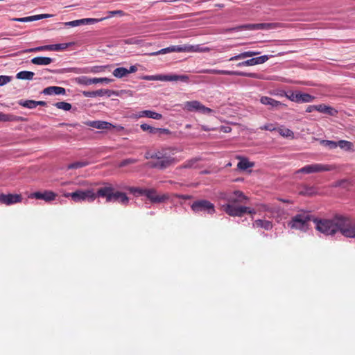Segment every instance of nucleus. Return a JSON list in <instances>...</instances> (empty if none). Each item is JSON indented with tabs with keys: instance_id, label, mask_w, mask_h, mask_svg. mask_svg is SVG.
<instances>
[{
	"instance_id": "obj_47",
	"label": "nucleus",
	"mask_w": 355,
	"mask_h": 355,
	"mask_svg": "<svg viewBox=\"0 0 355 355\" xmlns=\"http://www.w3.org/2000/svg\"><path fill=\"white\" fill-rule=\"evenodd\" d=\"M140 128L143 131H148L150 134H152V135L156 134L157 128L153 127L146 123L141 124L140 125Z\"/></svg>"
},
{
	"instance_id": "obj_9",
	"label": "nucleus",
	"mask_w": 355,
	"mask_h": 355,
	"mask_svg": "<svg viewBox=\"0 0 355 355\" xmlns=\"http://www.w3.org/2000/svg\"><path fill=\"white\" fill-rule=\"evenodd\" d=\"M191 209L196 212H204L208 214L215 213V207L213 203L207 200H199L193 202L191 206Z\"/></svg>"
},
{
	"instance_id": "obj_11",
	"label": "nucleus",
	"mask_w": 355,
	"mask_h": 355,
	"mask_svg": "<svg viewBox=\"0 0 355 355\" xmlns=\"http://www.w3.org/2000/svg\"><path fill=\"white\" fill-rule=\"evenodd\" d=\"M121 191H115L112 187H101L97 190L98 197L105 198L107 202H117Z\"/></svg>"
},
{
	"instance_id": "obj_26",
	"label": "nucleus",
	"mask_w": 355,
	"mask_h": 355,
	"mask_svg": "<svg viewBox=\"0 0 355 355\" xmlns=\"http://www.w3.org/2000/svg\"><path fill=\"white\" fill-rule=\"evenodd\" d=\"M269 24H250L243 25L239 27L235 28L236 30H243V29H248V30H258V29H264L270 26Z\"/></svg>"
},
{
	"instance_id": "obj_60",
	"label": "nucleus",
	"mask_w": 355,
	"mask_h": 355,
	"mask_svg": "<svg viewBox=\"0 0 355 355\" xmlns=\"http://www.w3.org/2000/svg\"><path fill=\"white\" fill-rule=\"evenodd\" d=\"M103 69V67H98V66H96V67H94L92 69H91V72H93V73H98V72H100L101 71V69Z\"/></svg>"
},
{
	"instance_id": "obj_33",
	"label": "nucleus",
	"mask_w": 355,
	"mask_h": 355,
	"mask_svg": "<svg viewBox=\"0 0 355 355\" xmlns=\"http://www.w3.org/2000/svg\"><path fill=\"white\" fill-rule=\"evenodd\" d=\"M35 73L29 71H21L16 74V78L20 80H33Z\"/></svg>"
},
{
	"instance_id": "obj_4",
	"label": "nucleus",
	"mask_w": 355,
	"mask_h": 355,
	"mask_svg": "<svg viewBox=\"0 0 355 355\" xmlns=\"http://www.w3.org/2000/svg\"><path fill=\"white\" fill-rule=\"evenodd\" d=\"M208 48H200L199 46L191 45H177L171 46L166 48L162 49L158 51H155L149 53L150 56H155L161 54H166L173 52H196V51H208Z\"/></svg>"
},
{
	"instance_id": "obj_22",
	"label": "nucleus",
	"mask_w": 355,
	"mask_h": 355,
	"mask_svg": "<svg viewBox=\"0 0 355 355\" xmlns=\"http://www.w3.org/2000/svg\"><path fill=\"white\" fill-rule=\"evenodd\" d=\"M18 103L19 105L28 109L35 108L37 105L44 106L46 105L45 101H37L33 100H20Z\"/></svg>"
},
{
	"instance_id": "obj_3",
	"label": "nucleus",
	"mask_w": 355,
	"mask_h": 355,
	"mask_svg": "<svg viewBox=\"0 0 355 355\" xmlns=\"http://www.w3.org/2000/svg\"><path fill=\"white\" fill-rule=\"evenodd\" d=\"M311 220L312 216L309 212L302 211L292 217L288 223V226L291 229L306 232L309 228V223Z\"/></svg>"
},
{
	"instance_id": "obj_30",
	"label": "nucleus",
	"mask_w": 355,
	"mask_h": 355,
	"mask_svg": "<svg viewBox=\"0 0 355 355\" xmlns=\"http://www.w3.org/2000/svg\"><path fill=\"white\" fill-rule=\"evenodd\" d=\"M259 53L257 52V51H245V52H243L241 53H239V54H238L236 55H234V56L230 58L229 59V61H234V60H239L245 59L246 58H249V57H252L254 55H257Z\"/></svg>"
},
{
	"instance_id": "obj_49",
	"label": "nucleus",
	"mask_w": 355,
	"mask_h": 355,
	"mask_svg": "<svg viewBox=\"0 0 355 355\" xmlns=\"http://www.w3.org/2000/svg\"><path fill=\"white\" fill-rule=\"evenodd\" d=\"M117 202L123 205H127L129 202V198H128L125 193L121 192Z\"/></svg>"
},
{
	"instance_id": "obj_8",
	"label": "nucleus",
	"mask_w": 355,
	"mask_h": 355,
	"mask_svg": "<svg viewBox=\"0 0 355 355\" xmlns=\"http://www.w3.org/2000/svg\"><path fill=\"white\" fill-rule=\"evenodd\" d=\"M200 72L210 74H221V75H230L239 76L243 77H249L253 78H259V76L256 73H247L240 71H229V70H218L214 69H202Z\"/></svg>"
},
{
	"instance_id": "obj_19",
	"label": "nucleus",
	"mask_w": 355,
	"mask_h": 355,
	"mask_svg": "<svg viewBox=\"0 0 355 355\" xmlns=\"http://www.w3.org/2000/svg\"><path fill=\"white\" fill-rule=\"evenodd\" d=\"M259 210L268 212L270 217H275L281 211L279 206L272 204H262L259 206Z\"/></svg>"
},
{
	"instance_id": "obj_40",
	"label": "nucleus",
	"mask_w": 355,
	"mask_h": 355,
	"mask_svg": "<svg viewBox=\"0 0 355 355\" xmlns=\"http://www.w3.org/2000/svg\"><path fill=\"white\" fill-rule=\"evenodd\" d=\"M89 165V162L87 161H80V162H75L71 163L67 166L68 169H76L79 168H83Z\"/></svg>"
},
{
	"instance_id": "obj_10",
	"label": "nucleus",
	"mask_w": 355,
	"mask_h": 355,
	"mask_svg": "<svg viewBox=\"0 0 355 355\" xmlns=\"http://www.w3.org/2000/svg\"><path fill=\"white\" fill-rule=\"evenodd\" d=\"M169 150L170 148H166L161 160L151 162L149 163V165L153 168L165 169L169 167L170 166L175 164L177 162V160L175 157H172L168 153V150Z\"/></svg>"
},
{
	"instance_id": "obj_44",
	"label": "nucleus",
	"mask_w": 355,
	"mask_h": 355,
	"mask_svg": "<svg viewBox=\"0 0 355 355\" xmlns=\"http://www.w3.org/2000/svg\"><path fill=\"white\" fill-rule=\"evenodd\" d=\"M131 193L137 196H145L146 194L147 189H141L138 187H131L130 189Z\"/></svg>"
},
{
	"instance_id": "obj_55",
	"label": "nucleus",
	"mask_w": 355,
	"mask_h": 355,
	"mask_svg": "<svg viewBox=\"0 0 355 355\" xmlns=\"http://www.w3.org/2000/svg\"><path fill=\"white\" fill-rule=\"evenodd\" d=\"M125 43L128 44H138L140 40L137 37H132L125 40Z\"/></svg>"
},
{
	"instance_id": "obj_57",
	"label": "nucleus",
	"mask_w": 355,
	"mask_h": 355,
	"mask_svg": "<svg viewBox=\"0 0 355 355\" xmlns=\"http://www.w3.org/2000/svg\"><path fill=\"white\" fill-rule=\"evenodd\" d=\"M171 132V131L167 128H157L156 134L161 135H170Z\"/></svg>"
},
{
	"instance_id": "obj_21",
	"label": "nucleus",
	"mask_w": 355,
	"mask_h": 355,
	"mask_svg": "<svg viewBox=\"0 0 355 355\" xmlns=\"http://www.w3.org/2000/svg\"><path fill=\"white\" fill-rule=\"evenodd\" d=\"M88 125L96 129L110 130L114 127L112 123L104 121H92L87 123Z\"/></svg>"
},
{
	"instance_id": "obj_31",
	"label": "nucleus",
	"mask_w": 355,
	"mask_h": 355,
	"mask_svg": "<svg viewBox=\"0 0 355 355\" xmlns=\"http://www.w3.org/2000/svg\"><path fill=\"white\" fill-rule=\"evenodd\" d=\"M253 227H261L266 230H270L272 228V224L269 220L258 219L254 222Z\"/></svg>"
},
{
	"instance_id": "obj_51",
	"label": "nucleus",
	"mask_w": 355,
	"mask_h": 355,
	"mask_svg": "<svg viewBox=\"0 0 355 355\" xmlns=\"http://www.w3.org/2000/svg\"><path fill=\"white\" fill-rule=\"evenodd\" d=\"M137 162V160L136 159H133V158H128V159H123V161H121L119 164V167H124L128 164H135Z\"/></svg>"
},
{
	"instance_id": "obj_18",
	"label": "nucleus",
	"mask_w": 355,
	"mask_h": 355,
	"mask_svg": "<svg viewBox=\"0 0 355 355\" xmlns=\"http://www.w3.org/2000/svg\"><path fill=\"white\" fill-rule=\"evenodd\" d=\"M112 82L111 79H109L107 78H87V77H81L78 78V83L89 85L92 84H97V83H105L109 84Z\"/></svg>"
},
{
	"instance_id": "obj_50",
	"label": "nucleus",
	"mask_w": 355,
	"mask_h": 355,
	"mask_svg": "<svg viewBox=\"0 0 355 355\" xmlns=\"http://www.w3.org/2000/svg\"><path fill=\"white\" fill-rule=\"evenodd\" d=\"M105 19H107V17H103L101 19L85 18V19H83V20L84 21V25H85V24H93L99 22L101 21H103Z\"/></svg>"
},
{
	"instance_id": "obj_54",
	"label": "nucleus",
	"mask_w": 355,
	"mask_h": 355,
	"mask_svg": "<svg viewBox=\"0 0 355 355\" xmlns=\"http://www.w3.org/2000/svg\"><path fill=\"white\" fill-rule=\"evenodd\" d=\"M337 113L338 111L336 109L331 106H327L325 114H327L329 116H336Z\"/></svg>"
},
{
	"instance_id": "obj_61",
	"label": "nucleus",
	"mask_w": 355,
	"mask_h": 355,
	"mask_svg": "<svg viewBox=\"0 0 355 355\" xmlns=\"http://www.w3.org/2000/svg\"><path fill=\"white\" fill-rule=\"evenodd\" d=\"M315 110H316V105H309L306 110V112L310 113Z\"/></svg>"
},
{
	"instance_id": "obj_42",
	"label": "nucleus",
	"mask_w": 355,
	"mask_h": 355,
	"mask_svg": "<svg viewBox=\"0 0 355 355\" xmlns=\"http://www.w3.org/2000/svg\"><path fill=\"white\" fill-rule=\"evenodd\" d=\"M166 150V148L162 149L161 151H157V152L152 153L150 155L148 154L147 155H146V159H148V158L156 159H157L156 161H159V160H161Z\"/></svg>"
},
{
	"instance_id": "obj_23",
	"label": "nucleus",
	"mask_w": 355,
	"mask_h": 355,
	"mask_svg": "<svg viewBox=\"0 0 355 355\" xmlns=\"http://www.w3.org/2000/svg\"><path fill=\"white\" fill-rule=\"evenodd\" d=\"M65 93V89L58 86H50L43 90L45 95H64Z\"/></svg>"
},
{
	"instance_id": "obj_52",
	"label": "nucleus",
	"mask_w": 355,
	"mask_h": 355,
	"mask_svg": "<svg viewBox=\"0 0 355 355\" xmlns=\"http://www.w3.org/2000/svg\"><path fill=\"white\" fill-rule=\"evenodd\" d=\"M12 80V77L9 76H0V86H3L8 83H10Z\"/></svg>"
},
{
	"instance_id": "obj_1",
	"label": "nucleus",
	"mask_w": 355,
	"mask_h": 355,
	"mask_svg": "<svg viewBox=\"0 0 355 355\" xmlns=\"http://www.w3.org/2000/svg\"><path fill=\"white\" fill-rule=\"evenodd\" d=\"M228 203L223 205V210L231 216H242L246 213L248 207L237 206L236 204L244 202L248 198L240 191H235L225 198Z\"/></svg>"
},
{
	"instance_id": "obj_36",
	"label": "nucleus",
	"mask_w": 355,
	"mask_h": 355,
	"mask_svg": "<svg viewBox=\"0 0 355 355\" xmlns=\"http://www.w3.org/2000/svg\"><path fill=\"white\" fill-rule=\"evenodd\" d=\"M112 74L118 78H121L128 76V69L124 67H118L115 69Z\"/></svg>"
},
{
	"instance_id": "obj_32",
	"label": "nucleus",
	"mask_w": 355,
	"mask_h": 355,
	"mask_svg": "<svg viewBox=\"0 0 355 355\" xmlns=\"http://www.w3.org/2000/svg\"><path fill=\"white\" fill-rule=\"evenodd\" d=\"M254 166V163L250 162L247 158L242 157L240 159L237 164V167L240 170H246L248 168Z\"/></svg>"
},
{
	"instance_id": "obj_62",
	"label": "nucleus",
	"mask_w": 355,
	"mask_h": 355,
	"mask_svg": "<svg viewBox=\"0 0 355 355\" xmlns=\"http://www.w3.org/2000/svg\"><path fill=\"white\" fill-rule=\"evenodd\" d=\"M177 197L181 199L187 200L190 197L189 196H184V195H177Z\"/></svg>"
},
{
	"instance_id": "obj_16",
	"label": "nucleus",
	"mask_w": 355,
	"mask_h": 355,
	"mask_svg": "<svg viewBox=\"0 0 355 355\" xmlns=\"http://www.w3.org/2000/svg\"><path fill=\"white\" fill-rule=\"evenodd\" d=\"M29 198H35L39 200H43L46 202H51L54 200L56 197V194L51 191H44V192H34L29 195Z\"/></svg>"
},
{
	"instance_id": "obj_58",
	"label": "nucleus",
	"mask_w": 355,
	"mask_h": 355,
	"mask_svg": "<svg viewBox=\"0 0 355 355\" xmlns=\"http://www.w3.org/2000/svg\"><path fill=\"white\" fill-rule=\"evenodd\" d=\"M327 106V105H326L324 104L317 105H316V111L325 114Z\"/></svg>"
},
{
	"instance_id": "obj_53",
	"label": "nucleus",
	"mask_w": 355,
	"mask_h": 355,
	"mask_svg": "<svg viewBox=\"0 0 355 355\" xmlns=\"http://www.w3.org/2000/svg\"><path fill=\"white\" fill-rule=\"evenodd\" d=\"M260 129L261 130H268V131H270V132L277 130L275 125L272 124V123L266 124V125L260 127Z\"/></svg>"
},
{
	"instance_id": "obj_64",
	"label": "nucleus",
	"mask_w": 355,
	"mask_h": 355,
	"mask_svg": "<svg viewBox=\"0 0 355 355\" xmlns=\"http://www.w3.org/2000/svg\"><path fill=\"white\" fill-rule=\"evenodd\" d=\"M112 128H116V130L117 131H121V130H123L124 129V128L123 126H121V125H118V126H115L114 125V127H112Z\"/></svg>"
},
{
	"instance_id": "obj_27",
	"label": "nucleus",
	"mask_w": 355,
	"mask_h": 355,
	"mask_svg": "<svg viewBox=\"0 0 355 355\" xmlns=\"http://www.w3.org/2000/svg\"><path fill=\"white\" fill-rule=\"evenodd\" d=\"M260 102L263 105H268L270 108L277 107L282 105L281 102L268 96H261L260 98Z\"/></svg>"
},
{
	"instance_id": "obj_25",
	"label": "nucleus",
	"mask_w": 355,
	"mask_h": 355,
	"mask_svg": "<svg viewBox=\"0 0 355 355\" xmlns=\"http://www.w3.org/2000/svg\"><path fill=\"white\" fill-rule=\"evenodd\" d=\"M52 16H53L52 15H49V14H42V15H37L26 17H22V18H15L13 20L17 21H21V22H29V21L39 20V19H44V18H49Z\"/></svg>"
},
{
	"instance_id": "obj_5",
	"label": "nucleus",
	"mask_w": 355,
	"mask_h": 355,
	"mask_svg": "<svg viewBox=\"0 0 355 355\" xmlns=\"http://www.w3.org/2000/svg\"><path fill=\"white\" fill-rule=\"evenodd\" d=\"M65 198H71L75 202H81L83 201L94 202L98 197L97 192L94 193L92 189L82 190L78 189L74 192L65 193L63 194Z\"/></svg>"
},
{
	"instance_id": "obj_20",
	"label": "nucleus",
	"mask_w": 355,
	"mask_h": 355,
	"mask_svg": "<svg viewBox=\"0 0 355 355\" xmlns=\"http://www.w3.org/2000/svg\"><path fill=\"white\" fill-rule=\"evenodd\" d=\"M84 96L94 98L96 96H103L107 95V96H110L111 91L106 89H101L96 91H84L83 92Z\"/></svg>"
},
{
	"instance_id": "obj_39",
	"label": "nucleus",
	"mask_w": 355,
	"mask_h": 355,
	"mask_svg": "<svg viewBox=\"0 0 355 355\" xmlns=\"http://www.w3.org/2000/svg\"><path fill=\"white\" fill-rule=\"evenodd\" d=\"M71 45L70 43H61L51 44V51H60L65 50L67 47Z\"/></svg>"
},
{
	"instance_id": "obj_48",
	"label": "nucleus",
	"mask_w": 355,
	"mask_h": 355,
	"mask_svg": "<svg viewBox=\"0 0 355 355\" xmlns=\"http://www.w3.org/2000/svg\"><path fill=\"white\" fill-rule=\"evenodd\" d=\"M84 25V21L83 19H76L68 22L64 23V26L67 27H76L78 26Z\"/></svg>"
},
{
	"instance_id": "obj_38",
	"label": "nucleus",
	"mask_w": 355,
	"mask_h": 355,
	"mask_svg": "<svg viewBox=\"0 0 355 355\" xmlns=\"http://www.w3.org/2000/svg\"><path fill=\"white\" fill-rule=\"evenodd\" d=\"M340 147L341 149L345 150H350L353 147V144L346 140H340L337 142V147Z\"/></svg>"
},
{
	"instance_id": "obj_2",
	"label": "nucleus",
	"mask_w": 355,
	"mask_h": 355,
	"mask_svg": "<svg viewBox=\"0 0 355 355\" xmlns=\"http://www.w3.org/2000/svg\"><path fill=\"white\" fill-rule=\"evenodd\" d=\"M315 229L325 234L334 235L338 232V216L332 219H313Z\"/></svg>"
},
{
	"instance_id": "obj_12",
	"label": "nucleus",
	"mask_w": 355,
	"mask_h": 355,
	"mask_svg": "<svg viewBox=\"0 0 355 355\" xmlns=\"http://www.w3.org/2000/svg\"><path fill=\"white\" fill-rule=\"evenodd\" d=\"M182 108L188 112H199L202 114H211L213 110L203 105L198 101H186L182 105Z\"/></svg>"
},
{
	"instance_id": "obj_34",
	"label": "nucleus",
	"mask_w": 355,
	"mask_h": 355,
	"mask_svg": "<svg viewBox=\"0 0 355 355\" xmlns=\"http://www.w3.org/2000/svg\"><path fill=\"white\" fill-rule=\"evenodd\" d=\"M316 193V190L313 187L304 185L300 191V194L303 196H312Z\"/></svg>"
},
{
	"instance_id": "obj_45",
	"label": "nucleus",
	"mask_w": 355,
	"mask_h": 355,
	"mask_svg": "<svg viewBox=\"0 0 355 355\" xmlns=\"http://www.w3.org/2000/svg\"><path fill=\"white\" fill-rule=\"evenodd\" d=\"M55 106L58 109L63 110L65 111H69L71 108V105L70 103L64 101L56 103L55 104Z\"/></svg>"
},
{
	"instance_id": "obj_29",
	"label": "nucleus",
	"mask_w": 355,
	"mask_h": 355,
	"mask_svg": "<svg viewBox=\"0 0 355 355\" xmlns=\"http://www.w3.org/2000/svg\"><path fill=\"white\" fill-rule=\"evenodd\" d=\"M269 58L268 55H264L259 57L252 58L245 60L247 66H254L266 62Z\"/></svg>"
},
{
	"instance_id": "obj_15",
	"label": "nucleus",
	"mask_w": 355,
	"mask_h": 355,
	"mask_svg": "<svg viewBox=\"0 0 355 355\" xmlns=\"http://www.w3.org/2000/svg\"><path fill=\"white\" fill-rule=\"evenodd\" d=\"M21 200L22 197L19 194H0V202L8 206L20 202Z\"/></svg>"
},
{
	"instance_id": "obj_7",
	"label": "nucleus",
	"mask_w": 355,
	"mask_h": 355,
	"mask_svg": "<svg viewBox=\"0 0 355 355\" xmlns=\"http://www.w3.org/2000/svg\"><path fill=\"white\" fill-rule=\"evenodd\" d=\"M145 80H159V81H181L188 83L189 78L187 75L177 74H159V75H146L141 78Z\"/></svg>"
},
{
	"instance_id": "obj_35",
	"label": "nucleus",
	"mask_w": 355,
	"mask_h": 355,
	"mask_svg": "<svg viewBox=\"0 0 355 355\" xmlns=\"http://www.w3.org/2000/svg\"><path fill=\"white\" fill-rule=\"evenodd\" d=\"M200 158L195 157L191 159L186 161L184 164H182L180 168H196V164L200 160Z\"/></svg>"
},
{
	"instance_id": "obj_13",
	"label": "nucleus",
	"mask_w": 355,
	"mask_h": 355,
	"mask_svg": "<svg viewBox=\"0 0 355 355\" xmlns=\"http://www.w3.org/2000/svg\"><path fill=\"white\" fill-rule=\"evenodd\" d=\"M332 168V166L329 165H325L322 164H313L303 166L302 168L298 169L295 173L311 174L315 173L329 171H331Z\"/></svg>"
},
{
	"instance_id": "obj_46",
	"label": "nucleus",
	"mask_w": 355,
	"mask_h": 355,
	"mask_svg": "<svg viewBox=\"0 0 355 355\" xmlns=\"http://www.w3.org/2000/svg\"><path fill=\"white\" fill-rule=\"evenodd\" d=\"M16 116L12 114H4L0 112V121H15Z\"/></svg>"
},
{
	"instance_id": "obj_37",
	"label": "nucleus",
	"mask_w": 355,
	"mask_h": 355,
	"mask_svg": "<svg viewBox=\"0 0 355 355\" xmlns=\"http://www.w3.org/2000/svg\"><path fill=\"white\" fill-rule=\"evenodd\" d=\"M43 51H51V44L40 46L35 48L27 49L23 51L24 53L39 52Z\"/></svg>"
},
{
	"instance_id": "obj_24",
	"label": "nucleus",
	"mask_w": 355,
	"mask_h": 355,
	"mask_svg": "<svg viewBox=\"0 0 355 355\" xmlns=\"http://www.w3.org/2000/svg\"><path fill=\"white\" fill-rule=\"evenodd\" d=\"M136 117H137V118L148 117V118L155 119V120H160L162 119V115L161 114L157 113L154 111L143 110V111L138 112L136 114Z\"/></svg>"
},
{
	"instance_id": "obj_63",
	"label": "nucleus",
	"mask_w": 355,
	"mask_h": 355,
	"mask_svg": "<svg viewBox=\"0 0 355 355\" xmlns=\"http://www.w3.org/2000/svg\"><path fill=\"white\" fill-rule=\"evenodd\" d=\"M236 66L239 67H241L247 66V64H245V61H243V62H241L238 63L236 64Z\"/></svg>"
},
{
	"instance_id": "obj_59",
	"label": "nucleus",
	"mask_w": 355,
	"mask_h": 355,
	"mask_svg": "<svg viewBox=\"0 0 355 355\" xmlns=\"http://www.w3.org/2000/svg\"><path fill=\"white\" fill-rule=\"evenodd\" d=\"M137 71V67L135 66V65H132L128 69V75L129 73H135Z\"/></svg>"
},
{
	"instance_id": "obj_43",
	"label": "nucleus",
	"mask_w": 355,
	"mask_h": 355,
	"mask_svg": "<svg viewBox=\"0 0 355 355\" xmlns=\"http://www.w3.org/2000/svg\"><path fill=\"white\" fill-rule=\"evenodd\" d=\"M320 143L321 145L328 148L329 149H334L337 148V142L334 141L321 140Z\"/></svg>"
},
{
	"instance_id": "obj_17",
	"label": "nucleus",
	"mask_w": 355,
	"mask_h": 355,
	"mask_svg": "<svg viewBox=\"0 0 355 355\" xmlns=\"http://www.w3.org/2000/svg\"><path fill=\"white\" fill-rule=\"evenodd\" d=\"M146 196L154 203L163 202L168 199V196L167 195H158L156 191L153 189H147Z\"/></svg>"
},
{
	"instance_id": "obj_56",
	"label": "nucleus",
	"mask_w": 355,
	"mask_h": 355,
	"mask_svg": "<svg viewBox=\"0 0 355 355\" xmlns=\"http://www.w3.org/2000/svg\"><path fill=\"white\" fill-rule=\"evenodd\" d=\"M108 14H109V15L107 17H106L107 19L109 18V17L115 16L116 15H121V16L123 15L124 12H123V11H122L121 10H117L109 11Z\"/></svg>"
},
{
	"instance_id": "obj_41",
	"label": "nucleus",
	"mask_w": 355,
	"mask_h": 355,
	"mask_svg": "<svg viewBox=\"0 0 355 355\" xmlns=\"http://www.w3.org/2000/svg\"><path fill=\"white\" fill-rule=\"evenodd\" d=\"M278 133L284 137H293V132L288 128H279L277 129Z\"/></svg>"
},
{
	"instance_id": "obj_6",
	"label": "nucleus",
	"mask_w": 355,
	"mask_h": 355,
	"mask_svg": "<svg viewBox=\"0 0 355 355\" xmlns=\"http://www.w3.org/2000/svg\"><path fill=\"white\" fill-rule=\"evenodd\" d=\"M338 231L341 234L348 238H355V220L338 216Z\"/></svg>"
},
{
	"instance_id": "obj_28",
	"label": "nucleus",
	"mask_w": 355,
	"mask_h": 355,
	"mask_svg": "<svg viewBox=\"0 0 355 355\" xmlns=\"http://www.w3.org/2000/svg\"><path fill=\"white\" fill-rule=\"evenodd\" d=\"M31 62L35 65L46 66L53 62V59L49 57H35Z\"/></svg>"
},
{
	"instance_id": "obj_14",
	"label": "nucleus",
	"mask_w": 355,
	"mask_h": 355,
	"mask_svg": "<svg viewBox=\"0 0 355 355\" xmlns=\"http://www.w3.org/2000/svg\"><path fill=\"white\" fill-rule=\"evenodd\" d=\"M286 97L291 101L298 103H310L313 102L315 99V96L300 92H292L286 94Z\"/></svg>"
}]
</instances>
